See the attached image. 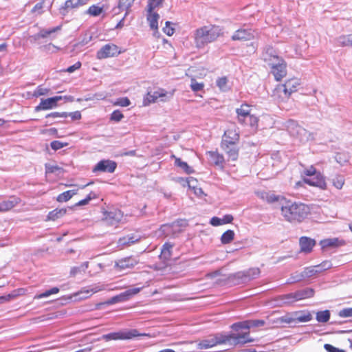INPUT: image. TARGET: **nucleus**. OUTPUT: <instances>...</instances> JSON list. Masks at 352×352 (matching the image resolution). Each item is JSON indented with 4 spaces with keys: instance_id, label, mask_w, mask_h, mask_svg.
I'll return each mask as SVG.
<instances>
[{
    "instance_id": "obj_1",
    "label": "nucleus",
    "mask_w": 352,
    "mask_h": 352,
    "mask_svg": "<svg viewBox=\"0 0 352 352\" xmlns=\"http://www.w3.org/2000/svg\"><path fill=\"white\" fill-rule=\"evenodd\" d=\"M257 195L268 203L279 202L281 205V214L286 221L292 223L301 222L309 212V209L305 204L287 201L283 197L272 192L261 191L258 192Z\"/></svg>"
},
{
    "instance_id": "obj_2",
    "label": "nucleus",
    "mask_w": 352,
    "mask_h": 352,
    "mask_svg": "<svg viewBox=\"0 0 352 352\" xmlns=\"http://www.w3.org/2000/svg\"><path fill=\"white\" fill-rule=\"evenodd\" d=\"M254 339L250 338V332L222 334L217 333L214 336L201 340L197 344V349H207L212 348L217 344H226L233 347L238 344H244L254 342Z\"/></svg>"
},
{
    "instance_id": "obj_3",
    "label": "nucleus",
    "mask_w": 352,
    "mask_h": 352,
    "mask_svg": "<svg viewBox=\"0 0 352 352\" xmlns=\"http://www.w3.org/2000/svg\"><path fill=\"white\" fill-rule=\"evenodd\" d=\"M223 34V29L219 26L210 25L198 28L195 32L196 47L202 48L208 43L215 41Z\"/></svg>"
},
{
    "instance_id": "obj_4",
    "label": "nucleus",
    "mask_w": 352,
    "mask_h": 352,
    "mask_svg": "<svg viewBox=\"0 0 352 352\" xmlns=\"http://www.w3.org/2000/svg\"><path fill=\"white\" fill-rule=\"evenodd\" d=\"M285 127L291 135L296 137L301 142L307 141L309 139L310 133L295 120H287L285 122Z\"/></svg>"
},
{
    "instance_id": "obj_5",
    "label": "nucleus",
    "mask_w": 352,
    "mask_h": 352,
    "mask_svg": "<svg viewBox=\"0 0 352 352\" xmlns=\"http://www.w3.org/2000/svg\"><path fill=\"white\" fill-rule=\"evenodd\" d=\"M298 85V79H289L287 80L285 84L277 86L274 90V95L278 94L283 100L287 99L292 93L296 91V88Z\"/></svg>"
},
{
    "instance_id": "obj_6",
    "label": "nucleus",
    "mask_w": 352,
    "mask_h": 352,
    "mask_svg": "<svg viewBox=\"0 0 352 352\" xmlns=\"http://www.w3.org/2000/svg\"><path fill=\"white\" fill-rule=\"evenodd\" d=\"M303 173L307 176H316L313 179L305 178L303 181L306 184H308L310 186L318 187L321 189H326L327 184L323 176L320 173L317 172L314 166H311L308 168L305 169Z\"/></svg>"
},
{
    "instance_id": "obj_7",
    "label": "nucleus",
    "mask_w": 352,
    "mask_h": 352,
    "mask_svg": "<svg viewBox=\"0 0 352 352\" xmlns=\"http://www.w3.org/2000/svg\"><path fill=\"white\" fill-rule=\"evenodd\" d=\"M270 66L272 68V73L275 79L278 81L286 76V65L283 59H276V62L271 63Z\"/></svg>"
},
{
    "instance_id": "obj_8",
    "label": "nucleus",
    "mask_w": 352,
    "mask_h": 352,
    "mask_svg": "<svg viewBox=\"0 0 352 352\" xmlns=\"http://www.w3.org/2000/svg\"><path fill=\"white\" fill-rule=\"evenodd\" d=\"M140 291V288H132L126 290L125 292L115 296L109 299L106 304L113 305L118 302H124L128 300L132 296L137 294Z\"/></svg>"
},
{
    "instance_id": "obj_9",
    "label": "nucleus",
    "mask_w": 352,
    "mask_h": 352,
    "mask_svg": "<svg viewBox=\"0 0 352 352\" xmlns=\"http://www.w3.org/2000/svg\"><path fill=\"white\" fill-rule=\"evenodd\" d=\"M123 213L119 210H113L104 213L103 221L109 226H116L121 221Z\"/></svg>"
},
{
    "instance_id": "obj_10",
    "label": "nucleus",
    "mask_w": 352,
    "mask_h": 352,
    "mask_svg": "<svg viewBox=\"0 0 352 352\" xmlns=\"http://www.w3.org/2000/svg\"><path fill=\"white\" fill-rule=\"evenodd\" d=\"M63 99V96H54L47 99H41L40 104L35 107L36 111L48 110L57 106L58 101Z\"/></svg>"
},
{
    "instance_id": "obj_11",
    "label": "nucleus",
    "mask_w": 352,
    "mask_h": 352,
    "mask_svg": "<svg viewBox=\"0 0 352 352\" xmlns=\"http://www.w3.org/2000/svg\"><path fill=\"white\" fill-rule=\"evenodd\" d=\"M117 54H119V52L118 51V47L116 45L107 44L97 52V58L104 59L114 56Z\"/></svg>"
},
{
    "instance_id": "obj_12",
    "label": "nucleus",
    "mask_w": 352,
    "mask_h": 352,
    "mask_svg": "<svg viewBox=\"0 0 352 352\" xmlns=\"http://www.w3.org/2000/svg\"><path fill=\"white\" fill-rule=\"evenodd\" d=\"M254 31L251 29H239L232 36V41H246L254 38Z\"/></svg>"
},
{
    "instance_id": "obj_13",
    "label": "nucleus",
    "mask_w": 352,
    "mask_h": 352,
    "mask_svg": "<svg viewBox=\"0 0 352 352\" xmlns=\"http://www.w3.org/2000/svg\"><path fill=\"white\" fill-rule=\"evenodd\" d=\"M260 273L261 271L259 268L254 267L248 270L239 272L235 274L234 276L237 278L242 279L243 282H246L257 278Z\"/></svg>"
},
{
    "instance_id": "obj_14",
    "label": "nucleus",
    "mask_w": 352,
    "mask_h": 352,
    "mask_svg": "<svg viewBox=\"0 0 352 352\" xmlns=\"http://www.w3.org/2000/svg\"><path fill=\"white\" fill-rule=\"evenodd\" d=\"M138 336H148L146 333L138 334L136 329H132L126 333H122L121 336L118 333H111L103 336V338L107 340H117V339H131Z\"/></svg>"
},
{
    "instance_id": "obj_15",
    "label": "nucleus",
    "mask_w": 352,
    "mask_h": 352,
    "mask_svg": "<svg viewBox=\"0 0 352 352\" xmlns=\"http://www.w3.org/2000/svg\"><path fill=\"white\" fill-rule=\"evenodd\" d=\"M117 164L115 162L111 160H101L94 168L93 171H100L113 173L116 168Z\"/></svg>"
},
{
    "instance_id": "obj_16",
    "label": "nucleus",
    "mask_w": 352,
    "mask_h": 352,
    "mask_svg": "<svg viewBox=\"0 0 352 352\" xmlns=\"http://www.w3.org/2000/svg\"><path fill=\"white\" fill-rule=\"evenodd\" d=\"M166 92L164 90L155 91L153 93L148 92L144 99V104L148 105L152 102H155L158 98H161V101H166Z\"/></svg>"
},
{
    "instance_id": "obj_17",
    "label": "nucleus",
    "mask_w": 352,
    "mask_h": 352,
    "mask_svg": "<svg viewBox=\"0 0 352 352\" xmlns=\"http://www.w3.org/2000/svg\"><path fill=\"white\" fill-rule=\"evenodd\" d=\"M87 0H67L63 6L60 8V13L65 15L69 9L77 8L87 3Z\"/></svg>"
},
{
    "instance_id": "obj_18",
    "label": "nucleus",
    "mask_w": 352,
    "mask_h": 352,
    "mask_svg": "<svg viewBox=\"0 0 352 352\" xmlns=\"http://www.w3.org/2000/svg\"><path fill=\"white\" fill-rule=\"evenodd\" d=\"M221 147L230 160L232 161L237 160L239 149L236 144H223V142H221Z\"/></svg>"
},
{
    "instance_id": "obj_19",
    "label": "nucleus",
    "mask_w": 352,
    "mask_h": 352,
    "mask_svg": "<svg viewBox=\"0 0 352 352\" xmlns=\"http://www.w3.org/2000/svg\"><path fill=\"white\" fill-rule=\"evenodd\" d=\"M184 223V222L183 221H175L170 225H163L161 227V229L166 235H169L170 233H172L173 235H175V234L181 232L179 228L182 226Z\"/></svg>"
},
{
    "instance_id": "obj_20",
    "label": "nucleus",
    "mask_w": 352,
    "mask_h": 352,
    "mask_svg": "<svg viewBox=\"0 0 352 352\" xmlns=\"http://www.w3.org/2000/svg\"><path fill=\"white\" fill-rule=\"evenodd\" d=\"M60 29H61V25H58V26H56L55 28L48 29V30L41 29L39 31V32L37 33L36 34L32 36V38H34V39L35 41L38 40L40 38H45L47 37H50L52 38H54V34L55 32L60 31Z\"/></svg>"
},
{
    "instance_id": "obj_21",
    "label": "nucleus",
    "mask_w": 352,
    "mask_h": 352,
    "mask_svg": "<svg viewBox=\"0 0 352 352\" xmlns=\"http://www.w3.org/2000/svg\"><path fill=\"white\" fill-rule=\"evenodd\" d=\"M263 58L269 65H270V62L275 63L276 62V59H281L278 56L276 50L270 46L265 48L264 52L263 53Z\"/></svg>"
},
{
    "instance_id": "obj_22",
    "label": "nucleus",
    "mask_w": 352,
    "mask_h": 352,
    "mask_svg": "<svg viewBox=\"0 0 352 352\" xmlns=\"http://www.w3.org/2000/svg\"><path fill=\"white\" fill-rule=\"evenodd\" d=\"M299 244L300 246L301 252L309 253L312 250L314 246L316 244V241L311 238L302 236L299 239Z\"/></svg>"
},
{
    "instance_id": "obj_23",
    "label": "nucleus",
    "mask_w": 352,
    "mask_h": 352,
    "mask_svg": "<svg viewBox=\"0 0 352 352\" xmlns=\"http://www.w3.org/2000/svg\"><path fill=\"white\" fill-rule=\"evenodd\" d=\"M103 288L100 286H92L89 288H84L75 294V296L78 297L80 300L87 298L93 294H95L99 291L102 290Z\"/></svg>"
},
{
    "instance_id": "obj_24",
    "label": "nucleus",
    "mask_w": 352,
    "mask_h": 352,
    "mask_svg": "<svg viewBox=\"0 0 352 352\" xmlns=\"http://www.w3.org/2000/svg\"><path fill=\"white\" fill-rule=\"evenodd\" d=\"M20 202V199L16 197H11L8 200L0 203V212H6L11 210Z\"/></svg>"
},
{
    "instance_id": "obj_25",
    "label": "nucleus",
    "mask_w": 352,
    "mask_h": 352,
    "mask_svg": "<svg viewBox=\"0 0 352 352\" xmlns=\"http://www.w3.org/2000/svg\"><path fill=\"white\" fill-rule=\"evenodd\" d=\"M138 263V261L132 258V257H127L124 258L120 260H118L116 263L115 266L120 270H124L127 268H132Z\"/></svg>"
},
{
    "instance_id": "obj_26",
    "label": "nucleus",
    "mask_w": 352,
    "mask_h": 352,
    "mask_svg": "<svg viewBox=\"0 0 352 352\" xmlns=\"http://www.w3.org/2000/svg\"><path fill=\"white\" fill-rule=\"evenodd\" d=\"M239 135L234 130H227L224 133L222 140L223 144H236L239 141Z\"/></svg>"
},
{
    "instance_id": "obj_27",
    "label": "nucleus",
    "mask_w": 352,
    "mask_h": 352,
    "mask_svg": "<svg viewBox=\"0 0 352 352\" xmlns=\"http://www.w3.org/2000/svg\"><path fill=\"white\" fill-rule=\"evenodd\" d=\"M238 120L239 122H245L248 117L250 115V107L246 104H242L240 108L236 109Z\"/></svg>"
},
{
    "instance_id": "obj_28",
    "label": "nucleus",
    "mask_w": 352,
    "mask_h": 352,
    "mask_svg": "<svg viewBox=\"0 0 352 352\" xmlns=\"http://www.w3.org/2000/svg\"><path fill=\"white\" fill-rule=\"evenodd\" d=\"M316 274H317V271L315 270V268L314 266L306 267V268H305L303 272L300 273L299 278H295L292 282H298V281H300L305 278L313 277V276H316Z\"/></svg>"
},
{
    "instance_id": "obj_29",
    "label": "nucleus",
    "mask_w": 352,
    "mask_h": 352,
    "mask_svg": "<svg viewBox=\"0 0 352 352\" xmlns=\"http://www.w3.org/2000/svg\"><path fill=\"white\" fill-rule=\"evenodd\" d=\"M344 244V241L338 238L327 239L320 241L322 248L328 247H339Z\"/></svg>"
},
{
    "instance_id": "obj_30",
    "label": "nucleus",
    "mask_w": 352,
    "mask_h": 352,
    "mask_svg": "<svg viewBox=\"0 0 352 352\" xmlns=\"http://www.w3.org/2000/svg\"><path fill=\"white\" fill-rule=\"evenodd\" d=\"M160 15L157 12H148L147 20L149 23V26L152 30H157L158 29V20Z\"/></svg>"
},
{
    "instance_id": "obj_31",
    "label": "nucleus",
    "mask_w": 352,
    "mask_h": 352,
    "mask_svg": "<svg viewBox=\"0 0 352 352\" xmlns=\"http://www.w3.org/2000/svg\"><path fill=\"white\" fill-rule=\"evenodd\" d=\"M78 192L77 189H73L67 190L60 193L56 198L58 202H65L69 200L74 195H76Z\"/></svg>"
},
{
    "instance_id": "obj_32",
    "label": "nucleus",
    "mask_w": 352,
    "mask_h": 352,
    "mask_svg": "<svg viewBox=\"0 0 352 352\" xmlns=\"http://www.w3.org/2000/svg\"><path fill=\"white\" fill-rule=\"evenodd\" d=\"M210 160L217 166L222 165L224 159L222 155L217 152L209 151L208 152Z\"/></svg>"
},
{
    "instance_id": "obj_33",
    "label": "nucleus",
    "mask_w": 352,
    "mask_h": 352,
    "mask_svg": "<svg viewBox=\"0 0 352 352\" xmlns=\"http://www.w3.org/2000/svg\"><path fill=\"white\" fill-rule=\"evenodd\" d=\"M66 209H55L49 212L47 215V220L55 221L62 217H63L66 214Z\"/></svg>"
},
{
    "instance_id": "obj_34",
    "label": "nucleus",
    "mask_w": 352,
    "mask_h": 352,
    "mask_svg": "<svg viewBox=\"0 0 352 352\" xmlns=\"http://www.w3.org/2000/svg\"><path fill=\"white\" fill-rule=\"evenodd\" d=\"M297 300L310 298L314 296V291L312 289L307 288L295 292Z\"/></svg>"
},
{
    "instance_id": "obj_35",
    "label": "nucleus",
    "mask_w": 352,
    "mask_h": 352,
    "mask_svg": "<svg viewBox=\"0 0 352 352\" xmlns=\"http://www.w3.org/2000/svg\"><path fill=\"white\" fill-rule=\"evenodd\" d=\"M175 158V165L179 167L187 174H190L194 172L193 169L188 165L185 162H183L180 158L173 156Z\"/></svg>"
},
{
    "instance_id": "obj_36",
    "label": "nucleus",
    "mask_w": 352,
    "mask_h": 352,
    "mask_svg": "<svg viewBox=\"0 0 352 352\" xmlns=\"http://www.w3.org/2000/svg\"><path fill=\"white\" fill-rule=\"evenodd\" d=\"M139 238L133 234L127 235L120 238L118 241V244L120 245H130L135 242L138 241Z\"/></svg>"
},
{
    "instance_id": "obj_37",
    "label": "nucleus",
    "mask_w": 352,
    "mask_h": 352,
    "mask_svg": "<svg viewBox=\"0 0 352 352\" xmlns=\"http://www.w3.org/2000/svg\"><path fill=\"white\" fill-rule=\"evenodd\" d=\"M336 42L340 46H352V34L340 36Z\"/></svg>"
},
{
    "instance_id": "obj_38",
    "label": "nucleus",
    "mask_w": 352,
    "mask_h": 352,
    "mask_svg": "<svg viewBox=\"0 0 352 352\" xmlns=\"http://www.w3.org/2000/svg\"><path fill=\"white\" fill-rule=\"evenodd\" d=\"M103 6H100L98 5H92L87 10V14L93 16H98L103 12Z\"/></svg>"
},
{
    "instance_id": "obj_39",
    "label": "nucleus",
    "mask_w": 352,
    "mask_h": 352,
    "mask_svg": "<svg viewBox=\"0 0 352 352\" xmlns=\"http://www.w3.org/2000/svg\"><path fill=\"white\" fill-rule=\"evenodd\" d=\"M330 318V312L329 310L320 311L316 313V320L319 322H327Z\"/></svg>"
},
{
    "instance_id": "obj_40",
    "label": "nucleus",
    "mask_w": 352,
    "mask_h": 352,
    "mask_svg": "<svg viewBox=\"0 0 352 352\" xmlns=\"http://www.w3.org/2000/svg\"><path fill=\"white\" fill-rule=\"evenodd\" d=\"M234 236V232L233 230H228L226 231L221 236V241L223 244H227L230 243Z\"/></svg>"
},
{
    "instance_id": "obj_41",
    "label": "nucleus",
    "mask_w": 352,
    "mask_h": 352,
    "mask_svg": "<svg viewBox=\"0 0 352 352\" xmlns=\"http://www.w3.org/2000/svg\"><path fill=\"white\" fill-rule=\"evenodd\" d=\"M296 322H305L311 320L312 316L310 313H294Z\"/></svg>"
},
{
    "instance_id": "obj_42",
    "label": "nucleus",
    "mask_w": 352,
    "mask_h": 352,
    "mask_svg": "<svg viewBox=\"0 0 352 352\" xmlns=\"http://www.w3.org/2000/svg\"><path fill=\"white\" fill-rule=\"evenodd\" d=\"M163 0H148L147 5V12H154L153 10L162 6Z\"/></svg>"
},
{
    "instance_id": "obj_43",
    "label": "nucleus",
    "mask_w": 352,
    "mask_h": 352,
    "mask_svg": "<svg viewBox=\"0 0 352 352\" xmlns=\"http://www.w3.org/2000/svg\"><path fill=\"white\" fill-rule=\"evenodd\" d=\"M280 298L283 301V304H290L297 301V298H296V293L283 295L280 296Z\"/></svg>"
},
{
    "instance_id": "obj_44",
    "label": "nucleus",
    "mask_w": 352,
    "mask_h": 352,
    "mask_svg": "<svg viewBox=\"0 0 352 352\" xmlns=\"http://www.w3.org/2000/svg\"><path fill=\"white\" fill-rule=\"evenodd\" d=\"M332 182L337 189H341L344 184V178L342 175H338L332 179Z\"/></svg>"
},
{
    "instance_id": "obj_45",
    "label": "nucleus",
    "mask_w": 352,
    "mask_h": 352,
    "mask_svg": "<svg viewBox=\"0 0 352 352\" xmlns=\"http://www.w3.org/2000/svg\"><path fill=\"white\" fill-rule=\"evenodd\" d=\"M59 289L56 287H53L49 290L45 291V292L40 294L38 295H36L34 298L40 299L43 298H47L52 294H55L58 293Z\"/></svg>"
},
{
    "instance_id": "obj_46",
    "label": "nucleus",
    "mask_w": 352,
    "mask_h": 352,
    "mask_svg": "<svg viewBox=\"0 0 352 352\" xmlns=\"http://www.w3.org/2000/svg\"><path fill=\"white\" fill-rule=\"evenodd\" d=\"M68 117V113L67 112H52L46 115L45 118L50 119L52 118L54 120L58 118H65Z\"/></svg>"
},
{
    "instance_id": "obj_47",
    "label": "nucleus",
    "mask_w": 352,
    "mask_h": 352,
    "mask_svg": "<svg viewBox=\"0 0 352 352\" xmlns=\"http://www.w3.org/2000/svg\"><path fill=\"white\" fill-rule=\"evenodd\" d=\"M234 331H238L240 329H249L248 320L233 324L231 326Z\"/></svg>"
},
{
    "instance_id": "obj_48",
    "label": "nucleus",
    "mask_w": 352,
    "mask_h": 352,
    "mask_svg": "<svg viewBox=\"0 0 352 352\" xmlns=\"http://www.w3.org/2000/svg\"><path fill=\"white\" fill-rule=\"evenodd\" d=\"M204 87L203 82H198L194 78H191L190 87L195 92L202 90Z\"/></svg>"
},
{
    "instance_id": "obj_49",
    "label": "nucleus",
    "mask_w": 352,
    "mask_h": 352,
    "mask_svg": "<svg viewBox=\"0 0 352 352\" xmlns=\"http://www.w3.org/2000/svg\"><path fill=\"white\" fill-rule=\"evenodd\" d=\"M135 0H120L118 3V8L122 10H129Z\"/></svg>"
},
{
    "instance_id": "obj_50",
    "label": "nucleus",
    "mask_w": 352,
    "mask_h": 352,
    "mask_svg": "<svg viewBox=\"0 0 352 352\" xmlns=\"http://www.w3.org/2000/svg\"><path fill=\"white\" fill-rule=\"evenodd\" d=\"M96 194L93 192H91L85 199H82V200H80L79 201L78 203L76 204V206H85L87 204H89V202L96 198Z\"/></svg>"
},
{
    "instance_id": "obj_51",
    "label": "nucleus",
    "mask_w": 352,
    "mask_h": 352,
    "mask_svg": "<svg viewBox=\"0 0 352 352\" xmlns=\"http://www.w3.org/2000/svg\"><path fill=\"white\" fill-rule=\"evenodd\" d=\"M279 320L282 322H285V323H287V324H291L294 322H296V318H295V314H287V315H285L284 316H282L279 318Z\"/></svg>"
},
{
    "instance_id": "obj_52",
    "label": "nucleus",
    "mask_w": 352,
    "mask_h": 352,
    "mask_svg": "<svg viewBox=\"0 0 352 352\" xmlns=\"http://www.w3.org/2000/svg\"><path fill=\"white\" fill-rule=\"evenodd\" d=\"M227 84H228V79L226 77L219 78L217 80V85L222 91L227 90V89H228Z\"/></svg>"
},
{
    "instance_id": "obj_53",
    "label": "nucleus",
    "mask_w": 352,
    "mask_h": 352,
    "mask_svg": "<svg viewBox=\"0 0 352 352\" xmlns=\"http://www.w3.org/2000/svg\"><path fill=\"white\" fill-rule=\"evenodd\" d=\"M173 248V245L168 243H166L162 248V254L165 258H167L170 256V250Z\"/></svg>"
},
{
    "instance_id": "obj_54",
    "label": "nucleus",
    "mask_w": 352,
    "mask_h": 352,
    "mask_svg": "<svg viewBox=\"0 0 352 352\" xmlns=\"http://www.w3.org/2000/svg\"><path fill=\"white\" fill-rule=\"evenodd\" d=\"M67 145H68V143L62 142H60L58 140L52 141L50 144L51 148L54 151L60 149L65 146H67Z\"/></svg>"
},
{
    "instance_id": "obj_55",
    "label": "nucleus",
    "mask_w": 352,
    "mask_h": 352,
    "mask_svg": "<svg viewBox=\"0 0 352 352\" xmlns=\"http://www.w3.org/2000/svg\"><path fill=\"white\" fill-rule=\"evenodd\" d=\"M131 104L129 99L126 97L120 98L114 102V105L120 107H128Z\"/></svg>"
},
{
    "instance_id": "obj_56",
    "label": "nucleus",
    "mask_w": 352,
    "mask_h": 352,
    "mask_svg": "<svg viewBox=\"0 0 352 352\" xmlns=\"http://www.w3.org/2000/svg\"><path fill=\"white\" fill-rule=\"evenodd\" d=\"M61 170V168L56 165L51 164H45V172L46 173H54L57 171H60Z\"/></svg>"
},
{
    "instance_id": "obj_57",
    "label": "nucleus",
    "mask_w": 352,
    "mask_h": 352,
    "mask_svg": "<svg viewBox=\"0 0 352 352\" xmlns=\"http://www.w3.org/2000/svg\"><path fill=\"white\" fill-rule=\"evenodd\" d=\"M338 315L341 318L352 317V307L340 310L338 313Z\"/></svg>"
},
{
    "instance_id": "obj_58",
    "label": "nucleus",
    "mask_w": 352,
    "mask_h": 352,
    "mask_svg": "<svg viewBox=\"0 0 352 352\" xmlns=\"http://www.w3.org/2000/svg\"><path fill=\"white\" fill-rule=\"evenodd\" d=\"M258 122V118L253 116V115H250V117H248L247 118V120H245V122H241V124H249L252 126H255Z\"/></svg>"
},
{
    "instance_id": "obj_59",
    "label": "nucleus",
    "mask_w": 352,
    "mask_h": 352,
    "mask_svg": "<svg viewBox=\"0 0 352 352\" xmlns=\"http://www.w3.org/2000/svg\"><path fill=\"white\" fill-rule=\"evenodd\" d=\"M249 329L251 327H263L265 324V321L263 320H248Z\"/></svg>"
},
{
    "instance_id": "obj_60",
    "label": "nucleus",
    "mask_w": 352,
    "mask_h": 352,
    "mask_svg": "<svg viewBox=\"0 0 352 352\" xmlns=\"http://www.w3.org/2000/svg\"><path fill=\"white\" fill-rule=\"evenodd\" d=\"M124 116L119 110H115L111 115V120L119 122L123 118Z\"/></svg>"
},
{
    "instance_id": "obj_61",
    "label": "nucleus",
    "mask_w": 352,
    "mask_h": 352,
    "mask_svg": "<svg viewBox=\"0 0 352 352\" xmlns=\"http://www.w3.org/2000/svg\"><path fill=\"white\" fill-rule=\"evenodd\" d=\"M170 22L166 21L165 23V27L163 28V32L168 36H171L174 34V28L170 26Z\"/></svg>"
},
{
    "instance_id": "obj_62",
    "label": "nucleus",
    "mask_w": 352,
    "mask_h": 352,
    "mask_svg": "<svg viewBox=\"0 0 352 352\" xmlns=\"http://www.w3.org/2000/svg\"><path fill=\"white\" fill-rule=\"evenodd\" d=\"M16 296V295L13 294H8L6 296H2L0 297V304L10 301V300L13 299Z\"/></svg>"
},
{
    "instance_id": "obj_63",
    "label": "nucleus",
    "mask_w": 352,
    "mask_h": 352,
    "mask_svg": "<svg viewBox=\"0 0 352 352\" xmlns=\"http://www.w3.org/2000/svg\"><path fill=\"white\" fill-rule=\"evenodd\" d=\"M80 67H81V63L78 61L74 65L67 68L65 69V72H67L68 73H72L74 71H76V69H78Z\"/></svg>"
},
{
    "instance_id": "obj_64",
    "label": "nucleus",
    "mask_w": 352,
    "mask_h": 352,
    "mask_svg": "<svg viewBox=\"0 0 352 352\" xmlns=\"http://www.w3.org/2000/svg\"><path fill=\"white\" fill-rule=\"evenodd\" d=\"M324 347L328 352H344L343 350L339 349L329 344H325Z\"/></svg>"
}]
</instances>
